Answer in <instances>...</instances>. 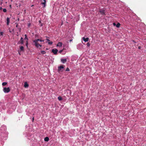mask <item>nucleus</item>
Wrapping results in <instances>:
<instances>
[{
    "label": "nucleus",
    "mask_w": 146,
    "mask_h": 146,
    "mask_svg": "<svg viewBox=\"0 0 146 146\" xmlns=\"http://www.w3.org/2000/svg\"><path fill=\"white\" fill-rule=\"evenodd\" d=\"M24 86L25 88H27L28 87L29 84H27V82H25Z\"/></svg>",
    "instance_id": "nucleus-12"
},
{
    "label": "nucleus",
    "mask_w": 146,
    "mask_h": 146,
    "mask_svg": "<svg viewBox=\"0 0 146 146\" xmlns=\"http://www.w3.org/2000/svg\"><path fill=\"white\" fill-rule=\"evenodd\" d=\"M133 41L134 42V43H136V42H135V41H134V40H133Z\"/></svg>",
    "instance_id": "nucleus-35"
},
{
    "label": "nucleus",
    "mask_w": 146,
    "mask_h": 146,
    "mask_svg": "<svg viewBox=\"0 0 146 146\" xmlns=\"http://www.w3.org/2000/svg\"><path fill=\"white\" fill-rule=\"evenodd\" d=\"M2 8L1 7H0V10H1L2 9Z\"/></svg>",
    "instance_id": "nucleus-30"
},
{
    "label": "nucleus",
    "mask_w": 146,
    "mask_h": 146,
    "mask_svg": "<svg viewBox=\"0 0 146 146\" xmlns=\"http://www.w3.org/2000/svg\"><path fill=\"white\" fill-rule=\"evenodd\" d=\"M52 41H50V42H48V44H50V45H51V44H52Z\"/></svg>",
    "instance_id": "nucleus-20"
},
{
    "label": "nucleus",
    "mask_w": 146,
    "mask_h": 146,
    "mask_svg": "<svg viewBox=\"0 0 146 146\" xmlns=\"http://www.w3.org/2000/svg\"><path fill=\"white\" fill-rule=\"evenodd\" d=\"M87 45L88 46H90V44L89 43H87Z\"/></svg>",
    "instance_id": "nucleus-26"
},
{
    "label": "nucleus",
    "mask_w": 146,
    "mask_h": 146,
    "mask_svg": "<svg viewBox=\"0 0 146 146\" xmlns=\"http://www.w3.org/2000/svg\"><path fill=\"white\" fill-rule=\"evenodd\" d=\"M11 5H10V7H11Z\"/></svg>",
    "instance_id": "nucleus-37"
},
{
    "label": "nucleus",
    "mask_w": 146,
    "mask_h": 146,
    "mask_svg": "<svg viewBox=\"0 0 146 146\" xmlns=\"http://www.w3.org/2000/svg\"><path fill=\"white\" fill-rule=\"evenodd\" d=\"M7 25H9V23L10 22V19L8 17L7 18Z\"/></svg>",
    "instance_id": "nucleus-13"
},
{
    "label": "nucleus",
    "mask_w": 146,
    "mask_h": 146,
    "mask_svg": "<svg viewBox=\"0 0 146 146\" xmlns=\"http://www.w3.org/2000/svg\"><path fill=\"white\" fill-rule=\"evenodd\" d=\"M3 33L2 32H0V35H3Z\"/></svg>",
    "instance_id": "nucleus-25"
},
{
    "label": "nucleus",
    "mask_w": 146,
    "mask_h": 146,
    "mask_svg": "<svg viewBox=\"0 0 146 146\" xmlns=\"http://www.w3.org/2000/svg\"><path fill=\"white\" fill-rule=\"evenodd\" d=\"M61 61L63 63H65L67 61L66 59H61Z\"/></svg>",
    "instance_id": "nucleus-9"
},
{
    "label": "nucleus",
    "mask_w": 146,
    "mask_h": 146,
    "mask_svg": "<svg viewBox=\"0 0 146 146\" xmlns=\"http://www.w3.org/2000/svg\"><path fill=\"white\" fill-rule=\"evenodd\" d=\"M120 25V24L119 23H118L117 25H116V27L117 28H119Z\"/></svg>",
    "instance_id": "nucleus-16"
},
{
    "label": "nucleus",
    "mask_w": 146,
    "mask_h": 146,
    "mask_svg": "<svg viewBox=\"0 0 146 146\" xmlns=\"http://www.w3.org/2000/svg\"><path fill=\"white\" fill-rule=\"evenodd\" d=\"M58 99L59 101H61L62 100V98L61 96H59L58 97Z\"/></svg>",
    "instance_id": "nucleus-17"
},
{
    "label": "nucleus",
    "mask_w": 146,
    "mask_h": 146,
    "mask_svg": "<svg viewBox=\"0 0 146 146\" xmlns=\"http://www.w3.org/2000/svg\"><path fill=\"white\" fill-rule=\"evenodd\" d=\"M10 89L9 88H3V91L5 93H7L10 91Z\"/></svg>",
    "instance_id": "nucleus-3"
},
{
    "label": "nucleus",
    "mask_w": 146,
    "mask_h": 146,
    "mask_svg": "<svg viewBox=\"0 0 146 146\" xmlns=\"http://www.w3.org/2000/svg\"><path fill=\"white\" fill-rule=\"evenodd\" d=\"M20 50L21 51H24V47L22 46H21L20 47Z\"/></svg>",
    "instance_id": "nucleus-15"
},
{
    "label": "nucleus",
    "mask_w": 146,
    "mask_h": 146,
    "mask_svg": "<svg viewBox=\"0 0 146 146\" xmlns=\"http://www.w3.org/2000/svg\"><path fill=\"white\" fill-rule=\"evenodd\" d=\"M66 71H70V69L68 68H67L66 70Z\"/></svg>",
    "instance_id": "nucleus-21"
},
{
    "label": "nucleus",
    "mask_w": 146,
    "mask_h": 146,
    "mask_svg": "<svg viewBox=\"0 0 146 146\" xmlns=\"http://www.w3.org/2000/svg\"><path fill=\"white\" fill-rule=\"evenodd\" d=\"M49 139L48 137H46L44 139V140L45 141H49Z\"/></svg>",
    "instance_id": "nucleus-14"
},
{
    "label": "nucleus",
    "mask_w": 146,
    "mask_h": 146,
    "mask_svg": "<svg viewBox=\"0 0 146 146\" xmlns=\"http://www.w3.org/2000/svg\"><path fill=\"white\" fill-rule=\"evenodd\" d=\"M105 8H103L102 9H100L99 10V12L100 13V14L102 15H105Z\"/></svg>",
    "instance_id": "nucleus-2"
},
{
    "label": "nucleus",
    "mask_w": 146,
    "mask_h": 146,
    "mask_svg": "<svg viewBox=\"0 0 146 146\" xmlns=\"http://www.w3.org/2000/svg\"><path fill=\"white\" fill-rule=\"evenodd\" d=\"M113 25L114 26H115L116 25V23H113Z\"/></svg>",
    "instance_id": "nucleus-27"
},
{
    "label": "nucleus",
    "mask_w": 146,
    "mask_h": 146,
    "mask_svg": "<svg viewBox=\"0 0 146 146\" xmlns=\"http://www.w3.org/2000/svg\"><path fill=\"white\" fill-rule=\"evenodd\" d=\"M46 40L47 41H49H49H50V40H49V39H48V38H46Z\"/></svg>",
    "instance_id": "nucleus-28"
},
{
    "label": "nucleus",
    "mask_w": 146,
    "mask_h": 146,
    "mask_svg": "<svg viewBox=\"0 0 146 146\" xmlns=\"http://www.w3.org/2000/svg\"><path fill=\"white\" fill-rule=\"evenodd\" d=\"M25 40H27V42H26V45L27 46V44H28V41H27V40H28V38H27V35H25Z\"/></svg>",
    "instance_id": "nucleus-11"
},
{
    "label": "nucleus",
    "mask_w": 146,
    "mask_h": 146,
    "mask_svg": "<svg viewBox=\"0 0 146 146\" xmlns=\"http://www.w3.org/2000/svg\"><path fill=\"white\" fill-rule=\"evenodd\" d=\"M41 4L43 5V7H44L46 6V0H41Z\"/></svg>",
    "instance_id": "nucleus-4"
},
{
    "label": "nucleus",
    "mask_w": 146,
    "mask_h": 146,
    "mask_svg": "<svg viewBox=\"0 0 146 146\" xmlns=\"http://www.w3.org/2000/svg\"><path fill=\"white\" fill-rule=\"evenodd\" d=\"M62 46V43L61 42H59L57 44V46L61 47Z\"/></svg>",
    "instance_id": "nucleus-10"
},
{
    "label": "nucleus",
    "mask_w": 146,
    "mask_h": 146,
    "mask_svg": "<svg viewBox=\"0 0 146 146\" xmlns=\"http://www.w3.org/2000/svg\"><path fill=\"white\" fill-rule=\"evenodd\" d=\"M40 52L41 54H44L46 53V52L45 51L41 50L40 51Z\"/></svg>",
    "instance_id": "nucleus-18"
},
{
    "label": "nucleus",
    "mask_w": 146,
    "mask_h": 146,
    "mask_svg": "<svg viewBox=\"0 0 146 146\" xmlns=\"http://www.w3.org/2000/svg\"><path fill=\"white\" fill-rule=\"evenodd\" d=\"M34 120V117H33L32 119L33 121V120Z\"/></svg>",
    "instance_id": "nucleus-33"
},
{
    "label": "nucleus",
    "mask_w": 146,
    "mask_h": 146,
    "mask_svg": "<svg viewBox=\"0 0 146 146\" xmlns=\"http://www.w3.org/2000/svg\"><path fill=\"white\" fill-rule=\"evenodd\" d=\"M82 39L85 42H86L88 40L89 38H85L84 37H83L82 38Z\"/></svg>",
    "instance_id": "nucleus-8"
},
{
    "label": "nucleus",
    "mask_w": 146,
    "mask_h": 146,
    "mask_svg": "<svg viewBox=\"0 0 146 146\" xmlns=\"http://www.w3.org/2000/svg\"><path fill=\"white\" fill-rule=\"evenodd\" d=\"M3 1V0H1V1H1V4H2V1Z\"/></svg>",
    "instance_id": "nucleus-29"
},
{
    "label": "nucleus",
    "mask_w": 146,
    "mask_h": 146,
    "mask_svg": "<svg viewBox=\"0 0 146 146\" xmlns=\"http://www.w3.org/2000/svg\"><path fill=\"white\" fill-rule=\"evenodd\" d=\"M23 38L22 37H21V38L20 40L18 42V43H21L23 44Z\"/></svg>",
    "instance_id": "nucleus-7"
},
{
    "label": "nucleus",
    "mask_w": 146,
    "mask_h": 146,
    "mask_svg": "<svg viewBox=\"0 0 146 146\" xmlns=\"http://www.w3.org/2000/svg\"><path fill=\"white\" fill-rule=\"evenodd\" d=\"M72 40V39H71L70 40V42H71Z\"/></svg>",
    "instance_id": "nucleus-32"
},
{
    "label": "nucleus",
    "mask_w": 146,
    "mask_h": 146,
    "mask_svg": "<svg viewBox=\"0 0 146 146\" xmlns=\"http://www.w3.org/2000/svg\"><path fill=\"white\" fill-rule=\"evenodd\" d=\"M7 84V83L6 82H3L2 84V85L3 86H5Z\"/></svg>",
    "instance_id": "nucleus-19"
},
{
    "label": "nucleus",
    "mask_w": 146,
    "mask_h": 146,
    "mask_svg": "<svg viewBox=\"0 0 146 146\" xmlns=\"http://www.w3.org/2000/svg\"><path fill=\"white\" fill-rule=\"evenodd\" d=\"M29 25H30V24H29Z\"/></svg>",
    "instance_id": "nucleus-38"
},
{
    "label": "nucleus",
    "mask_w": 146,
    "mask_h": 146,
    "mask_svg": "<svg viewBox=\"0 0 146 146\" xmlns=\"http://www.w3.org/2000/svg\"><path fill=\"white\" fill-rule=\"evenodd\" d=\"M33 5H32V7H33Z\"/></svg>",
    "instance_id": "nucleus-36"
},
{
    "label": "nucleus",
    "mask_w": 146,
    "mask_h": 146,
    "mask_svg": "<svg viewBox=\"0 0 146 146\" xmlns=\"http://www.w3.org/2000/svg\"><path fill=\"white\" fill-rule=\"evenodd\" d=\"M64 49V48H63V49H62V50H59V53H61V52H62V51H63V50Z\"/></svg>",
    "instance_id": "nucleus-23"
},
{
    "label": "nucleus",
    "mask_w": 146,
    "mask_h": 146,
    "mask_svg": "<svg viewBox=\"0 0 146 146\" xmlns=\"http://www.w3.org/2000/svg\"><path fill=\"white\" fill-rule=\"evenodd\" d=\"M141 46H139V47H138V48H139V49H141Z\"/></svg>",
    "instance_id": "nucleus-31"
},
{
    "label": "nucleus",
    "mask_w": 146,
    "mask_h": 146,
    "mask_svg": "<svg viewBox=\"0 0 146 146\" xmlns=\"http://www.w3.org/2000/svg\"><path fill=\"white\" fill-rule=\"evenodd\" d=\"M3 11L4 12H6L7 11V10L6 9H4L3 10Z\"/></svg>",
    "instance_id": "nucleus-22"
},
{
    "label": "nucleus",
    "mask_w": 146,
    "mask_h": 146,
    "mask_svg": "<svg viewBox=\"0 0 146 146\" xmlns=\"http://www.w3.org/2000/svg\"><path fill=\"white\" fill-rule=\"evenodd\" d=\"M52 52L54 54H56L58 52V50L56 49H53L52 50Z\"/></svg>",
    "instance_id": "nucleus-6"
},
{
    "label": "nucleus",
    "mask_w": 146,
    "mask_h": 146,
    "mask_svg": "<svg viewBox=\"0 0 146 146\" xmlns=\"http://www.w3.org/2000/svg\"><path fill=\"white\" fill-rule=\"evenodd\" d=\"M58 72H60L61 69L64 68V66L63 65H61L60 66H58Z\"/></svg>",
    "instance_id": "nucleus-5"
},
{
    "label": "nucleus",
    "mask_w": 146,
    "mask_h": 146,
    "mask_svg": "<svg viewBox=\"0 0 146 146\" xmlns=\"http://www.w3.org/2000/svg\"><path fill=\"white\" fill-rule=\"evenodd\" d=\"M18 24H17V25H16V27H18Z\"/></svg>",
    "instance_id": "nucleus-34"
},
{
    "label": "nucleus",
    "mask_w": 146,
    "mask_h": 146,
    "mask_svg": "<svg viewBox=\"0 0 146 146\" xmlns=\"http://www.w3.org/2000/svg\"><path fill=\"white\" fill-rule=\"evenodd\" d=\"M39 41L40 42H44V40L39 39Z\"/></svg>",
    "instance_id": "nucleus-24"
},
{
    "label": "nucleus",
    "mask_w": 146,
    "mask_h": 146,
    "mask_svg": "<svg viewBox=\"0 0 146 146\" xmlns=\"http://www.w3.org/2000/svg\"><path fill=\"white\" fill-rule=\"evenodd\" d=\"M39 40V39H35L33 41L32 44L34 45L36 48H38L39 46L40 47L42 46V45L40 44L38 42Z\"/></svg>",
    "instance_id": "nucleus-1"
}]
</instances>
